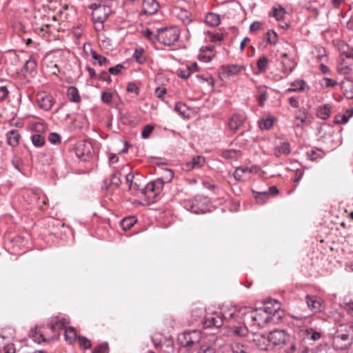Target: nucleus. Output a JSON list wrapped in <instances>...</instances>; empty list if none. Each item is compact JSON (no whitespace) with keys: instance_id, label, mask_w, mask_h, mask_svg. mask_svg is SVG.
Here are the masks:
<instances>
[{"instance_id":"obj_47","label":"nucleus","mask_w":353,"mask_h":353,"mask_svg":"<svg viewBox=\"0 0 353 353\" xmlns=\"http://www.w3.org/2000/svg\"><path fill=\"white\" fill-rule=\"evenodd\" d=\"M2 345H3L2 347H3V350H4V353H16V350H15L14 344L3 343Z\"/></svg>"},{"instance_id":"obj_64","label":"nucleus","mask_w":353,"mask_h":353,"mask_svg":"<svg viewBox=\"0 0 353 353\" xmlns=\"http://www.w3.org/2000/svg\"><path fill=\"white\" fill-rule=\"evenodd\" d=\"M268 64V59L265 57H261L257 61L256 66H265Z\"/></svg>"},{"instance_id":"obj_2","label":"nucleus","mask_w":353,"mask_h":353,"mask_svg":"<svg viewBox=\"0 0 353 353\" xmlns=\"http://www.w3.org/2000/svg\"><path fill=\"white\" fill-rule=\"evenodd\" d=\"M179 37V30L176 27L158 29L157 40L165 46L174 44Z\"/></svg>"},{"instance_id":"obj_22","label":"nucleus","mask_w":353,"mask_h":353,"mask_svg":"<svg viewBox=\"0 0 353 353\" xmlns=\"http://www.w3.org/2000/svg\"><path fill=\"white\" fill-rule=\"evenodd\" d=\"M330 112L331 106L329 104H325L317 109V116L324 120L330 117Z\"/></svg>"},{"instance_id":"obj_58","label":"nucleus","mask_w":353,"mask_h":353,"mask_svg":"<svg viewBox=\"0 0 353 353\" xmlns=\"http://www.w3.org/2000/svg\"><path fill=\"white\" fill-rule=\"evenodd\" d=\"M9 93L8 90L6 86L0 87V101L4 100Z\"/></svg>"},{"instance_id":"obj_62","label":"nucleus","mask_w":353,"mask_h":353,"mask_svg":"<svg viewBox=\"0 0 353 353\" xmlns=\"http://www.w3.org/2000/svg\"><path fill=\"white\" fill-rule=\"evenodd\" d=\"M325 85L326 87H333L337 84V82L330 78H324Z\"/></svg>"},{"instance_id":"obj_28","label":"nucleus","mask_w":353,"mask_h":353,"mask_svg":"<svg viewBox=\"0 0 353 353\" xmlns=\"http://www.w3.org/2000/svg\"><path fill=\"white\" fill-rule=\"evenodd\" d=\"M68 97L70 101H74L75 103H78L81 101V97L79 94L78 90L73 86L68 88Z\"/></svg>"},{"instance_id":"obj_61","label":"nucleus","mask_w":353,"mask_h":353,"mask_svg":"<svg viewBox=\"0 0 353 353\" xmlns=\"http://www.w3.org/2000/svg\"><path fill=\"white\" fill-rule=\"evenodd\" d=\"M166 93V89L163 87H158L155 90V94L157 97L161 98Z\"/></svg>"},{"instance_id":"obj_10","label":"nucleus","mask_w":353,"mask_h":353,"mask_svg":"<svg viewBox=\"0 0 353 353\" xmlns=\"http://www.w3.org/2000/svg\"><path fill=\"white\" fill-rule=\"evenodd\" d=\"M159 8V3L156 0H143L142 12L145 15H152L156 14Z\"/></svg>"},{"instance_id":"obj_33","label":"nucleus","mask_w":353,"mask_h":353,"mask_svg":"<svg viewBox=\"0 0 353 353\" xmlns=\"http://www.w3.org/2000/svg\"><path fill=\"white\" fill-rule=\"evenodd\" d=\"M135 222L134 217H126L122 219L120 225L123 230H128L134 225Z\"/></svg>"},{"instance_id":"obj_63","label":"nucleus","mask_w":353,"mask_h":353,"mask_svg":"<svg viewBox=\"0 0 353 353\" xmlns=\"http://www.w3.org/2000/svg\"><path fill=\"white\" fill-rule=\"evenodd\" d=\"M99 79L108 83L111 81L110 77L109 76L108 73L105 71H103L100 74Z\"/></svg>"},{"instance_id":"obj_24","label":"nucleus","mask_w":353,"mask_h":353,"mask_svg":"<svg viewBox=\"0 0 353 353\" xmlns=\"http://www.w3.org/2000/svg\"><path fill=\"white\" fill-rule=\"evenodd\" d=\"M180 68L176 71V74L182 79H188L191 73L198 71V68Z\"/></svg>"},{"instance_id":"obj_37","label":"nucleus","mask_w":353,"mask_h":353,"mask_svg":"<svg viewBox=\"0 0 353 353\" xmlns=\"http://www.w3.org/2000/svg\"><path fill=\"white\" fill-rule=\"evenodd\" d=\"M342 88L344 90L345 94H346L348 98L353 97V84L352 82L349 81L342 82Z\"/></svg>"},{"instance_id":"obj_13","label":"nucleus","mask_w":353,"mask_h":353,"mask_svg":"<svg viewBox=\"0 0 353 353\" xmlns=\"http://www.w3.org/2000/svg\"><path fill=\"white\" fill-rule=\"evenodd\" d=\"M214 57L212 47L206 46L201 48L199 54V59L203 63H209Z\"/></svg>"},{"instance_id":"obj_36","label":"nucleus","mask_w":353,"mask_h":353,"mask_svg":"<svg viewBox=\"0 0 353 353\" xmlns=\"http://www.w3.org/2000/svg\"><path fill=\"white\" fill-rule=\"evenodd\" d=\"M230 333L237 336H244L248 333V329L245 326L235 327L230 329Z\"/></svg>"},{"instance_id":"obj_60","label":"nucleus","mask_w":353,"mask_h":353,"mask_svg":"<svg viewBox=\"0 0 353 353\" xmlns=\"http://www.w3.org/2000/svg\"><path fill=\"white\" fill-rule=\"evenodd\" d=\"M107 345L101 344L97 347L94 348L92 353H106Z\"/></svg>"},{"instance_id":"obj_15","label":"nucleus","mask_w":353,"mask_h":353,"mask_svg":"<svg viewBox=\"0 0 353 353\" xmlns=\"http://www.w3.org/2000/svg\"><path fill=\"white\" fill-rule=\"evenodd\" d=\"M69 321L65 318H60L54 316L52 318L50 322V329L54 332L57 329H66L67 325L69 324Z\"/></svg>"},{"instance_id":"obj_3","label":"nucleus","mask_w":353,"mask_h":353,"mask_svg":"<svg viewBox=\"0 0 353 353\" xmlns=\"http://www.w3.org/2000/svg\"><path fill=\"white\" fill-rule=\"evenodd\" d=\"M289 335L285 330H276L268 334V342L270 347H282L289 341Z\"/></svg>"},{"instance_id":"obj_8","label":"nucleus","mask_w":353,"mask_h":353,"mask_svg":"<svg viewBox=\"0 0 353 353\" xmlns=\"http://www.w3.org/2000/svg\"><path fill=\"white\" fill-rule=\"evenodd\" d=\"M37 101L39 106L45 110H50L54 104L52 97L46 92L38 93Z\"/></svg>"},{"instance_id":"obj_6","label":"nucleus","mask_w":353,"mask_h":353,"mask_svg":"<svg viewBox=\"0 0 353 353\" xmlns=\"http://www.w3.org/2000/svg\"><path fill=\"white\" fill-rule=\"evenodd\" d=\"M223 320L216 312L207 311L203 321L205 328L219 327L223 325Z\"/></svg>"},{"instance_id":"obj_44","label":"nucleus","mask_w":353,"mask_h":353,"mask_svg":"<svg viewBox=\"0 0 353 353\" xmlns=\"http://www.w3.org/2000/svg\"><path fill=\"white\" fill-rule=\"evenodd\" d=\"M79 342L81 346L85 349H88L91 347V342L84 336H79Z\"/></svg>"},{"instance_id":"obj_42","label":"nucleus","mask_w":353,"mask_h":353,"mask_svg":"<svg viewBox=\"0 0 353 353\" xmlns=\"http://www.w3.org/2000/svg\"><path fill=\"white\" fill-rule=\"evenodd\" d=\"M268 42L275 44L277 41V34L273 30H269L267 32Z\"/></svg>"},{"instance_id":"obj_48","label":"nucleus","mask_w":353,"mask_h":353,"mask_svg":"<svg viewBox=\"0 0 353 353\" xmlns=\"http://www.w3.org/2000/svg\"><path fill=\"white\" fill-rule=\"evenodd\" d=\"M110 183L117 186H118L121 184V181L120 179V173L119 172H115L112 175Z\"/></svg>"},{"instance_id":"obj_19","label":"nucleus","mask_w":353,"mask_h":353,"mask_svg":"<svg viewBox=\"0 0 353 353\" xmlns=\"http://www.w3.org/2000/svg\"><path fill=\"white\" fill-rule=\"evenodd\" d=\"M286 14L285 9L280 4L272 8V12L269 15L273 17L276 21H281Z\"/></svg>"},{"instance_id":"obj_7","label":"nucleus","mask_w":353,"mask_h":353,"mask_svg":"<svg viewBox=\"0 0 353 353\" xmlns=\"http://www.w3.org/2000/svg\"><path fill=\"white\" fill-rule=\"evenodd\" d=\"M267 315L271 317V315L279 319L283 315V312L281 310V305L276 300H270L265 303L264 309H262Z\"/></svg>"},{"instance_id":"obj_31","label":"nucleus","mask_w":353,"mask_h":353,"mask_svg":"<svg viewBox=\"0 0 353 353\" xmlns=\"http://www.w3.org/2000/svg\"><path fill=\"white\" fill-rule=\"evenodd\" d=\"M290 152V144L287 142H283L280 146L276 148L274 154L276 157H280L282 154H288Z\"/></svg>"},{"instance_id":"obj_34","label":"nucleus","mask_w":353,"mask_h":353,"mask_svg":"<svg viewBox=\"0 0 353 353\" xmlns=\"http://www.w3.org/2000/svg\"><path fill=\"white\" fill-rule=\"evenodd\" d=\"M304 333L307 339L312 340V341H317L319 340L321 334L320 332L313 330V329H306L304 330Z\"/></svg>"},{"instance_id":"obj_5","label":"nucleus","mask_w":353,"mask_h":353,"mask_svg":"<svg viewBox=\"0 0 353 353\" xmlns=\"http://www.w3.org/2000/svg\"><path fill=\"white\" fill-rule=\"evenodd\" d=\"M163 186L161 180H157L153 182L148 183L145 188L140 189L141 193L144 194L152 201L160 194Z\"/></svg>"},{"instance_id":"obj_26","label":"nucleus","mask_w":353,"mask_h":353,"mask_svg":"<svg viewBox=\"0 0 353 353\" xmlns=\"http://www.w3.org/2000/svg\"><path fill=\"white\" fill-rule=\"evenodd\" d=\"M341 55L347 59H353V46L343 43L339 48Z\"/></svg>"},{"instance_id":"obj_43","label":"nucleus","mask_w":353,"mask_h":353,"mask_svg":"<svg viewBox=\"0 0 353 353\" xmlns=\"http://www.w3.org/2000/svg\"><path fill=\"white\" fill-rule=\"evenodd\" d=\"M288 57V54L287 53H284L283 54V59L281 61V63L283 66H287V65H294L297 64V63L295 61V60L292 58L287 60Z\"/></svg>"},{"instance_id":"obj_53","label":"nucleus","mask_w":353,"mask_h":353,"mask_svg":"<svg viewBox=\"0 0 353 353\" xmlns=\"http://www.w3.org/2000/svg\"><path fill=\"white\" fill-rule=\"evenodd\" d=\"M298 86L294 87V84H292V88H290L288 89L289 91H298V90H302L304 89L305 87V83L303 81H299L297 82Z\"/></svg>"},{"instance_id":"obj_30","label":"nucleus","mask_w":353,"mask_h":353,"mask_svg":"<svg viewBox=\"0 0 353 353\" xmlns=\"http://www.w3.org/2000/svg\"><path fill=\"white\" fill-rule=\"evenodd\" d=\"M76 338L77 333L74 327H68L65 330V339L66 341L71 343L75 341Z\"/></svg>"},{"instance_id":"obj_50","label":"nucleus","mask_w":353,"mask_h":353,"mask_svg":"<svg viewBox=\"0 0 353 353\" xmlns=\"http://www.w3.org/2000/svg\"><path fill=\"white\" fill-rule=\"evenodd\" d=\"M263 23L260 21H254L250 26V32H256L261 30L263 28Z\"/></svg>"},{"instance_id":"obj_21","label":"nucleus","mask_w":353,"mask_h":353,"mask_svg":"<svg viewBox=\"0 0 353 353\" xmlns=\"http://www.w3.org/2000/svg\"><path fill=\"white\" fill-rule=\"evenodd\" d=\"M205 23L210 26L214 27L220 24V16L213 12H208L205 19Z\"/></svg>"},{"instance_id":"obj_32","label":"nucleus","mask_w":353,"mask_h":353,"mask_svg":"<svg viewBox=\"0 0 353 353\" xmlns=\"http://www.w3.org/2000/svg\"><path fill=\"white\" fill-rule=\"evenodd\" d=\"M137 63L143 65L145 63V57L144 55V50L142 48H137L133 54Z\"/></svg>"},{"instance_id":"obj_49","label":"nucleus","mask_w":353,"mask_h":353,"mask_svg":"<svg viewBox=\"0 0 353 353\" xmlns=\"http://www.w3.org/2000/svg\"><path fill=\"white\" fill-rule=\"evenodd\" d=\"M237 152L234 150H225L222 152L223 157L225 159H232L236 157Z\"/></svg>"},{"instance_id":"obj_54","label":"nucleus","mask_w":353,"mask_h":353,"mask_svg":"<svg viewBox=\"0 0 353 353\" xmlns=\"http://www.w3.org/2000/svg\"><path fill=\"white\" fill-rule=\"evenodd\" d=\"M48 139H49V141L53 144L57 143L60 141L59 135L55 132L50 133L49 134Z\"/></svg>"},{"instance_id":"obj_9","label":"nucleus","mask_w":353,"mask_h":353,"mask_svg":"<svg viewBox=\"0 0 353 353\" xmlns=\"http://www.w3.org/2000/svg\"><path fill=\"white\" fill-rule=\"evenodd\" d=\"M254 314V327H263L269 321H270V316L267 315L265 312L262 309L253 310Z\"/></svg>"},{"instance_id":"obj_29","label":"nucleus","mask_w":353,"mask_h":353,"mask_svg":"<svg viewBox=\"0 0 353 353\" xmlns=\"http://www.w3.org/2000/svg\"><path fill=\"white\" fill-rule=\"evenodd\" d=\"M235 308L232 306H223L221 310V316L222 319H229L234 316Z\"/></svg>"},{"instance_id":"obj_35","label":"nucleus","mask_w":353,"mask_h":353,"mask_svg":"<svg viewBox=\"0 0 353 353\" xmlns=\"http://www.w3.org/2000/svg\"><path fill=\"white\" fill-rule=\"evenodd\" d=\"M205 163V159L203 157L200 156H196L192 159V161L190 163H187V166H190L191 168H200Z\"/></svg>"},{"instance_id":"obj_55","label":"nucleus","mask_w":353,"mask_h":353,"mask_svg":"<svg viewBox=\"0 0 353 353\" xmlns=\"http://www.w3.org/2000/svg\"><path fill=\"white\" fill-rule=\"evenodd\" d=\"M112 94L107 92H103L101 94V99L105 103H109L112 101Z\"/></svg>"},{"instance_id":"obj_4","label":"nucleus","mask_w":353,"mask_h":353,"mask_svg":"<svg viewBox=\"0 0 353 353\" xmlns=\"http://www.w3.org/2000/svg\"><path fill=\"white\" fill-rule=\"evenodd\" d=\"M343 325L340 326V330H338L336 334L333 338V345L337 350H345L352 343L350 335L347 332H343Z\"/></svg>"},{"instance_id":"obj_14","label":"nucleus","mask_w":353,"mask_h":353,"mask_svg":"<svg viewBox=\"0 0 353 353\" xmlns=\"http://www.w3.org/2000/svg\"><path fill=\"white\" fill-rule=\"evenodd\" d=\"M244 120L243 115L234 114L228 121V126L232 131L236 132L243 124Z\"/></svg>"},{"instance_id":"obj_57","label":"nucleus","mask_w":353,"mask_h":353,"mask_svg":"<svg viewBox=\"0 0 353 353\" xmlns=\"http://www.w3.org/2000/svg\"><path fill=\"white\" fill-rule=\"evenodd\" d=\"M306 116L305 114H302L296 117V125L297 127L301 126L305 121Z\"/></svg>"},{"instance_id":"obj_20","label":"nucleus","mask_w":353,"mask_h":353,"mask_svg":"<svg viewBox=\"0 0 353 353\" xmlns=\"http://www.w3.org/2000/svg\"><path fill=\"white\" fill-rule=\"evenodd\" d=\"M20 134L17 130H12L8 132V143L12 147L17 146L19 143Z\"/></svg>"},{"instance_id":"obj_25","label":"nucleus","mask_w":353,"mask_h":353,"mask_svg":"<svg viewBox=\"0 0 353 353\" xmlns=\"http://www.w3.org/2000/svg\"><path fill=\"white\" fill-rule=\"evenodd\" d=\"M274 122V118L273 117H268L262 119L259 121V126L261 130H269L270 129Z\"/></svg>"},{"instance_id":"obj_51","label":"nucleus","mask_w":353,"mask_h":353,"mask_svg":"<svg viewBox=\"0 0 353 353\" xmlns=\"http://www.w3.org/2000/svg\"><path fill=\"white\" fill-rule=\"evenodd\" d=\"M127 91L128 92H134L136 94H139V89L134 83L130 82L127 86Z\"/></svg>"},{"instance_id":"obj_59","label":"nucleus","mask_w":353,"mask_h":353,"mask_svg":"<svg viewBox=\"0 0 353 353\" xmlns=\"http://www.w3.org/2000/svg\"><path fill=\"white\" fill-rule=\"evenodd\" d=\"M307 156L312 161H315L318 158L321 157V154H317V152L314 150H311L310 152H307Z\"/></svg>"},{"instance_id":"obj_16","label":"nucleus","mask_w":353,"mask_h":353,"mask_svg":"<svg viewBox=\"0 0 353 353\" xmlns=\"http://www.w3.org/2000/svg\"><path fill=\"white\" fill-rule=\"evenodd\" d=\"M254 345L262 351L268 350L270 345H269L268 337L266 338L262 334H254L253 338Z\"/></svg>"},{"instance_id":"obj_38","label":"nucleus","mask_w":353,"mask_h":353,"mask_svg":"<svg viewBox=\"0 0 353 353\" xmlns=\"http://www.w3.org/2000/svg\"><path fill=\"white\" fill-rule=\"evenodd\" d=\"M253 195L259 203H263L268 199V193L266 191H253Z\"/></svg>"},{"instance_id":"obj_27","label":"nucleus","mask_w":353,"mask_h":353,"mask_svg":"<svg viewBox=\"0 0 353 353\" xmlns=\"http://www.w3.org/2000/svg\"><path fill=\"white\" fill-rule=\"evenodd\" d=\"M242 315L243 316V322L245 324L248 325L250 327H254V314H253V310L248 311V312H243L242 310H241Z\"/></svg>"},{"instance_id":"obj_52","label":"nucleus","mask_w":353,"mask_h":353,"mask_svg":"<svg viewBox=\"0 0 353 353\" xmlns=\"http://www.w3.org/2000/svg\"><path fill=\"white\" fill-rule=\"evenodd\" d=\"M223 37L222 34H209V40L211 42L220 41L223 39Z\"/></svg>"},{"instance_id":"obj_40","label":"nucleus","mask_w":353,"mask_h":353,"mask_svg":"<svg viewBox=\"0 0 353 353\" xmlns=\"http://www.w3.org/2000/svg\"><path fill=\"white\" fill-rule=\"evenodd\" d=\"M230 350L231 353H246L244 346L239 343H234L230 345Z\"/></svg>"},{"instance_id":"obj_17","label":"nucleus","mask_w":353,"mask_h":353,"mask_svg":"<svg viewBox=\"0 0 353 353\" xmlns=\"http://www.w3.org/2000/svg\"><path fill=\"white\" fill-rule=\"evenodd\" d=\"M252 172V168L240 167L235 170L234 172V177L237 181H244L250 178Z\"/></svg>"},{"instance_id":"obj_18","label":"nucleus","mask_w":353,"mask_h":353,"mask_svg":"<svg viewBox=\"0 0 353 353\" xmlns=\"http://www.w3.org/2000/svg\"><path fill=\"white\" fill-rule=\"evenodd\" d=\"M240 68H220L219 75L222 81H225L232 76L238 74Z\"/></svg>"},{"instance_id":"obj_23","label":"nucleus","mask_w":353,"mask_h":353,"mask_svg":"<svg viewBox=\"0 0 353 353\" xmlns=\"http://www.w3.org/2000/svg\"><path fill=\"white\" fill-rule=\"evenodd\" d=\"M90 55L93 61V64L94 65L99 64V65H102L108 63V60L105 57L98 54L94 50H91Z\"/></svg>"},{"instance_id":"obj_56","label":"nucleus","mask_w":353,"mask_h":353,"mask_svg":"<svg viewBox=\"0 0 353 353\" xmlns=\"http://www.w3.org/2000/svg\"><path fill=\"white\" fill-rule=\"evenodd\" d=\"M346 113L347 114V115H343L341 117V120L339 121V120H337L336 122L338 123H345L347 122L349 118L353 114V110H347Z\"/></svg>"},{"instance_id":"obj_41","label":"nucleus","mask_w":353,"mask_h":353,"mask_svg":"<svg viewBox=\"0 0 353 353\" xmlns=\"http://www.w3.org/2000/svg\"><path fill=\"white\" fill-rule=\"evenodd\" d=\"M198 353H216L212 347L207 345V341L203 345H200V348L197 350Z\"/></svg>"},{"instance_id":"obj_46","label":"nucleus","mask_w":353,"mask_h":353,"mask_svg":"<svg viewBox=\"0 0 353 353\" xmlns=\"http://www.w3.org/2000/svg\"><path fill=\"white\" fill-rule=\"evenodd\" d=\"M154 128L152 125H147L144 127L141 135L143 139H147L150 137L151 132H152Z\"/></svg>"},{"instance_id":"obj_12","label":"nucleus","mask_w":353,"mask_h":353,"mask_svg":"<svg viewBox=\"0 0 353 353\" xmlns=\"http://www.w3.org/2000/svg\"><path fill=\"white\" fill-rule=\"evenodd\" d=\"M306 302L308 307L313 312H318L321 310L322 300L321 298L316 296H307Z\"/></svg>"},{"instance_id":"obj_1","label":"nucleus","mask_w":353,"mask_h":353,"mask_svg":"<svg viewBox=\"0 0 353 353\" xmlns=\"http://www.w3.org/2000/svg\"><path fill=\"white\" fill-rule=\"evenodd\" d=\"M207 341V338L203 336L201 332L197 330L185 331L178 336V341L181 345L180 353H185L191 349L198 350L200 345Z\"/></svg>"},{"instance_id":"obj_11","label":"nucleus","mask_w":353,"mask_h":353,"mask_svg":"<svg viewBox=\"0 0 353 353\" xmlns=\"http://www.w3.org/2000/svg\"><path fill=\"white\" fill-rule=\"evenodd\" d=\"M77 156L80 158L88 157L92 154V145L90 142L80 143L75 149Z\"/></svg>"},{"instance_id":"obj_45","label":"nucleus","mask_w":353,"mask_h":353,"mask_svg":"<svg viewBox=\"0 0 353 353\" xmlns=\"http://www.w3.org/2000/svg\"><path fill=\"white\" fill-rule=\"evenodd\" d=\"M133 179L134 175L132 173H129L126 175V181L128 183H129L130 188H133L134 189L139 190V187L136 183L133 184Z\"/></svg>"},{"instance_id":"obj_39","label":"nucleus","mask_w":353,"mask_h":353,"mask_svg":"<svg viewBox=\"0 0 353 353\" xmlns=\"http://www.w3.org/2000/svg\"><path fill=\"white\" fill-rule=\"evenodd\" d=\"M31 139L32 143L37 147L42 146L45 143L44 137L39 134H35L32 135Z\"/></svg>"}]
</instances>
